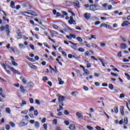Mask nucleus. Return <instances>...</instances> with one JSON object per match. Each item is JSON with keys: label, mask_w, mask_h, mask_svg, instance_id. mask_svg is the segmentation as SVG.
I'll return each instance as SVG.
<instances>
[{"label": "nucleus", "mask_w": 130, "mask_h": 130, "mask_svg": "<svg viewBox=\"0 0 130 130\" xmlns=\"http://www.w3.org/2000/svg\"><path fill=\"white\" fill-rule=\"evenodd\" d=\"M0 29L2 32H3L5 30L7 32V36H10V33H11V30H10V26L9 25H7L5 26H1Z\"/></svg>", "instance_id": "nucleus-1"}, {"label": "nucleus", "mask_w": 130, "mask_h": 130, "mask_svg": "<svg viewBox=\"0 0 130 130\" xmlns=\"http://www.w3.org/2000/svg\"><path fill=\"white\" fill-rule=\"evenodd\" d=\"M57 96V97H58V100L59 101V103L63 102V101L66 100V96L63 95H61L59 94H58Z\"/></svg>", "instance_id": "nucleus-2"}, {"label": "nucleus", "mask_w": 130, "mask_h": 130, "mask_svg": "<svg viewBox=\"0 0 130 130\" xmlns=\"http://www.w3.org/2000/svg\"><path fill=\"white\" fill-rule=\"evenodd\" d=\"M68 22L69 24H70V25H77V23H76V21L74 20L73 16L70 17V20H69Z\"/></svg>", "instance_id": "nucleus-3"}, {"label": "nucleus", "mask_w": 130, "mask_h": 130, "mask_svg": "<svg viewBox=\"0 0 130 130\" xmlns=\"http://www.w3.org/2000/svg\"><path fill=\"white\" fill-rule=\"evenodd\" d=\"M89 9L91 11H97L98 10V7L96 5L92 4L90 5Z\"/></svg>", "instance_id": "nucleus-4"}, {"label": "nucleus", "mask_w": 130, "mask_h": 130, "mask_svg": "<svg viewBox=\"0 0 130 130\" xmlns=\"http://www.w3.org/2000/svg\"><path fill=\"white\" fill-rule=\"evenodd\" d=\"M17 34V39H22L23 38V36H22V34L21 33V30L20 29H18L16 31Z\"/></svg>", "instance_id": "nucleus-5"}, {"label": "nucleus", "mask_w": 130, "mask_h": 130, "mask_svg": "<svg viewBox=\"0 0 130 130\" xmlns=\"http://www.w3.org/2000/svg\"><path fill=\"white\" fill-rule=\"evenodd\" d=\"M84 17L86 20H89L90 18H91V14L88 13H85L84 14Z\"/></svg>", "instance_id": "nucleus-6"}, {"label": "nucleus", "mask_w": 130, "mask_h": 130, "mask_svg": "<svg viewBox=\"0 0 130 130\" xmlns=\"http://www.w3.org/2000/svg\"><path fill=\"white\" fill-rule=\"evenodd\" d=\"M83 71L84 72V73H83V76H89L90 75V72H89V70L87 69H85V68H83Z\"/></svg>", "instance_id": "nucleus-7"}, {"label": "nucleus", "mask_w": 130, "mask_h": 130, "mask_svg": "<svg viewBox=\"0 0 130 130\" xmlns=\"http://www.w3.org/2000/svg\"><path fill=\"white\" fill-rule=\"evenodd\" d=\"M72 4L78 7L79 8H81L80 6V2L78 1H76L75 2L72 3Z\"/></svg>", "instance_id": "nucleus-8"}, {"label": "nucleus", "mask_w": 130, "mask_h": 130, "mask_svg": "<svg viewBox=\"0 0 130 130\" xmlns=\"http://www.w3.org/2000/svg\"><path fill=\"white\" fill-rule=\"evenodd\" d=\"M50 33L52 36V37H54V35H55V34L56 35H58V32L54 31V30H50Z\"/></svg>", "instance_id": "nucleus-9"}, {"label": "nucleus", "mask_w": 130, "mask_h": 130, "mask_svg": "<svg viewBox=\"0 0 130 130\" xmlns=\"http://www.w3.org/2000/svg\"><path fill=\"white\" fill-rule=\"evenodd\" d=\"M129 25V23L127 21H125L121 24L122 27H125V26H128Z\"/></svg>", "instance_id": "nucleus-10"}, {"label": "nucleus", "mask_w": 130, "mask_h": 130, "mask_svg": "<svg viewBox=\"0 0 130 130\" xmlns=\"http://www.w3.org/2000/svg\"><path fill=\"white\" fill-rule=\"evenodd\" d=\"M70 43H71V44H73V45H72L71 47L72 48H73V49H77V44H75L72 42H69Z\"/></svg>", "instance_id": "nucleus-11"}, {"label": "nucleus", "mask_w": 130, "mask_h": 130, "mask_svg": "<svg viewBox=\"0 0 130 130\" xmlns=\"http://www.w3.org/2000/svg\"><path fill=\"white\" fill-rule=\"evenodd\" d=\"M123 125H126L128 123V120L127 117L124 118V121H123Z\"/></svg>", "instance_id": "nucleus-12"}, {"label": "nucleus", "mask_w": 130, "mask_h": 130, "mask_svg": "<svg viewBox=\"0 0 130 130\" xmlns=\"http://www.w3.org/2000/svg\"><path fill=\"white\" fill-rule=\"evenodd\" d=\"M100 27H105V28H109L110 26L107 24L103 23V24H101Z\"/></svg>", "instance_id": "nucleus-13"}, {"label": "nucleus", "mask_w": 130, "mask_h": 130, "mask_svg": "<svg viewBox=\"0 0 130 130\" xmlns=\"http://www.w3.org/2000/svg\"><path fill=\"white\" fill-rule=\"evenodd\" d=\"M20 91H21V92H22V93H25L26 89H25L24 88V86H23V85H21L20 86Z\"/></svg>", "instance_id": "nucleus-14"}, {"label": "nucleus", "mask_w": 130, "mask_h": 130, "mask_svg": "<svg viewBox=\"0 0 130 130\" xmlns=\"http://www.w3.org/2000/svg\"><path fill=\"white\" fill-rule=\"evenodd\" d=\"M120 48L122 49H126V45L124 43L121 44Z\"/></svg>", "instance_id": "nucleus-15"}, {"label": "nucleus", "mask_w": 130, "mask_h": 130, "mask_svg": "<svg viewBox=\"0 0 130 130\" xmlns=\"http://www.w3.org/2000/svg\"><path fill=\"white\" fill-rule=\"evenodd\" d=\"M124 108L123 107V106H121L120 108V112H121V115H124Z\"/></svg>", "instance_id": "nucleus-16"}, {"label": "nucleus", "mask_w": 130, "mask_h": 130, "mask_svg": "<svg viewBox=\"0 0 130 130\" xmlns=\"http://www.w3.org/2000/svg\"><path fill=\"white\" fill-rule=\"evenodd\" d=\"M78 94L79 92L78 91H73L71 93L72 96H73L74 97H76Z\"/></svg>", "instance_id": "nucleus-17"}, {"label": "nucleus", "mask_w": 130, "mask_h": 130, "mask_svg": "<svg viewBox=\"0 0 130 130\" xmlns=\"http://www.w3.org/2000/svg\"><path fill=\"white\" fill-rule=\"evenodd\" d=\"M20 14H21L22 15H24V16H26L25 14H27V15H31V12L25 11L20 12Z\"/></svg>", "instance_id": "nucleus-18"}, {"label": "nucleus", "mask_w": 130, "mask_h": 130, "mask_svg": "<svg viewBox=\"0 0 130 130\" xmlns=\"http://www.w3.org/2000/svg\"><path fill=\"white\" fill-rule=\"evenodd\" d=\"M20 80L22 81L24 84H27V81L25 79V78L23 77L22 76L20 77Z\"/></svg>", "instance_id": "nucleus-19"}, {"label": "nucleus", "mask_w": 130, "mask_h": 130, "mask_svg": "<svg viewBox=\"0 0 130 130\" xmlns=\"http://www.w3.org/2000/svg\"><path fill=\"white\" fill-rule=\"evenodd\" d=\"M76 115L79 117V118H82L83 117V115L80 112H77L76 113Z\"/></svg>", "instance_id": "nucleus-20"}, {"label": "nucleus", "mask_w": 130, "mask_h": 130, "mask_svg": "<svg viewBox=\"0 0 130 130\" xmlns=\"http://www.w3.org/2000/svg\"><path fill=\"white\" fill-rule=\"evenodd\" d=\"M6 113H8V114H11V109L9 107L6 108Z\"/></svg>", "instance_id": "nucleus-21"}, {"label": "nucleus", "mask_w": 130, "mask_h": 130, "mask_svg": "<svg viewBox=\"0 0 130 130\" xmlns=\"http://www.w3.org/2000/svg\"><path fill=\"white\" fill-rule=\"evenodd\" d=\"M9 68L10 69V70L13 72V73H15V74L16 73H17V70H16V69H15V68H13V67H11L10 66H8Z\"/></svg>", "instance_id": "nucleus-22"}, {"label": "nucleus", "mask_w": 130, "mask_h": 130, "mask_svg": "<svg viewBox=\"0 0 130 130\" xmlns=\"http://www.w3.org/2000/svg\"><path fill=\"white\" fill-rule=\"evenodd\" d=\"M66 4L68 6H71V5H73V3H72V1H66Z\"/></svg>", "instance_id": "nucleus-23"}, {"label": "nucleus", "mask_w": 130, "mask_h": 130, "mask_svg": "<svg viewBox=\"0 0 130 130\" xmlns=\"http://www.w3.org/2000/svg\"><path fill=\"white\" fill-rule=\"evenodd\" d=\"M99 60H100L101 62H102L103 67H104L105 68L106 66H105V64H104V62H105V60L100 58H99Z\"/></svg>", "instance_id": "nucleus-24"}, {"label": "nucleus", "mask_w": 130, "mask_h": 130, "mask_svg": "<svg viewBox=\"0 0 130 130\" xmlns=\"http://www.w3.org/2000/svg\"><path fill=\"white\" fill-rule=\"evenodd\" d=\"M10 7H11L13 9H16V7H15V3H14L13 1L11 2Z\"/></svg>", "instance_id": "nucleus-25"}, {"label": "nucleus", "mask_w": 130, "mask_h": 130, "mask_svg": "<svg viewBox=\"0 0 130 130\" xmlns=\"http://www.w3.org/2000/svg\"><path fill=\"white\" fill-rule=\"evenodd\" d=\"M35 126L36 127H37L38 128L40 126V123L38 121L35 122Z\"/></svg>", "instance_id": "nucleus-26"}, {"label": "nucleus", "mask_w": 130, "mask_h": 130, "mask_svg": "<svg viewBox=\"0 0 130 130\" xmlns=\"http://www.w3.org/2000/svg\"><path fill=\"white\" fill-rule=\"evenodd\" d=\"M28 86H29V87H33V86H34V83H33V82L30 81L28 83Z\"/></svg>", "instance_id": "nucleus-27"}, {"label": "nucleus", "mask_w": 130, "mask_h": 130, "mask_svg": "<svg viewBox=\"0 0 130 130\" xmlns=\"http://www.w3.org/2000/svg\"><path fill=\"white\" fill-rule=\"evenodd\" d=\"M27 58L28 59V60L31 61L32 62H34V61H35V60H34V58H30L29 56L27 57Z\"/></svg>", "instance_id": "nucleus-28"}, {"label": "nucleus", "mask_w": 130, "mask_h": 130, "mask_svg": "<svg viewBox=\"0 0 130 130\" xmlns=\"http://www.w3.org/2000/svg\"><path fill=\"white\" fill-rule=\"evenodd\" d=\"M75 125L72 124V125H70L69 126V128L70 129H72V130H74L75 129Z\"/></svg>", "instance_id": "nucleus-29"}, {"label": "nucleus", "mask_w": 130, "mask_h": 130, "mask_svg": "<svg viewBox=\"0 0 130 130\" xmlns=\"http://www.w3.org/2000/svg\"><path fill=\"white\" fill-rule=\"evenodd\" d=\"M84 55H86V56H90V55H91V54H90V53H89V51H86L84 53Z\"/></svg>", "instance_id": "nucleus-30"}, {"label": "nucleus", "mask_w": 130, "mask_h": 130, "mask_svg": "<svg viewBox=\"0 0 130 130\" xmlns=\"http://www.w3.org/2000/svg\"><path fill=\"white\" fill-rule=\"evenodd\" d=\"M125 76L126 77L127 80L130 81V75L129 74H127V73H125Z\"/></svg>", "instance_id": "nucleus-31"}, {"label": "nucleus", "mask_w": 130, "mask_h": 130, "mask_svg": "<svg viewBox=\"0 0 130 130\" xmlns=\"http://www.w3.org/2000/svg\"><path fill=\"white\" fill-rule=\"evenodd\" d=\"M109 89H110L111 90H113V88H114V87L113 86V84H110L109 85Z\"/></svg>", "instance_id": "nucleus-32"}, {"label": "nucleus", "mask_w": 130, "mask_h": 130, "mask_svg": "<svg viewBox=\"0 0 130 130\" xmlns=\"http://www.w3.org/2000/svg\"><path fill=\"white\" fill-rule=\"evenodd\" d=\"M30 15L31 16H37V14L36 13V12L32 11H30Z\"/></svg>", "instance_id": "nucleus-33"}, {"label": "nucleus", "mask_w": 130, "mask_h": 130, "mask_svg": "<svg viewBox=\"0 0 130 130\" xmlns=\"http://www.w3.org/2000/svg\"><path fill=\"white\" fill-rule=\"evenodd\" d=\"M78 51H79L80 52H84L85 49L80 47L78 49Z\"/></svg>", "instance_id": "nucleus-34"}, {"label": "nucleus", "mask_w": 130, "mask_h": 130, "mask_svg": "<svg viewBox=\"0 0 130 130\" xmlns=\"http://www.w3.org/2000/svg\"><path fill=\"white\" fill-rule=\"evenodd\" d=\"M22 6H23V8H27V7H29L30 5L28 3H24V4H23Z\"/></svg>", "instance_id": "nucleus-35"}, {"label": "nucleus", "mask_w": 130, "mask_h": 130, "mask_svg": "<svg viewBox=\"0 0 130 130\" xmlns=\"http://www.w3.org/2000/svg\"><path fill=\"white\" fill-rule=\"evenodd\" d=\"M63 109H64L60 105L59 108L57 109V112H59L60 110H63Z\"/></svg>", "instance_id": "nucleus-36"}, {"label": "nucleus", "mask_w": 130, "mask_h": 130, "mask_svg": "<svg viewBox=\"0 0 130 130\" xmlns=\"http://www.w3.org/2000/svg\"><path fill=\"white\" fill-rule=\"evenodd\" d=\"M53 124H55V125H56L57 124V119H54L53 120Z\"/></svg>", "instance_id": "nucleus-37"}, {"label": "nucleus", "mask_w": 130, "mask_h": 130, "mask_svg": "<svg viewBox=\"0 0 130 130\" xmlns=\"http://www.w3.org/2000/svg\"><path fill=\"white\" fill-rule=\"evenodd\" d=\"M12 63L13 64V66H15V67H18V63L16 62L14 60L12 61Z\"/></svg>", "instance_id": "nucleus-38"}, {"label": "nucleus", "mask_w": 130, "mask_h": 130, "mask_svg": "<svg viewBox=\"0 0 130 130\" xmlns=\"http://www.w3.org/2000/svg\"><path fill=\"white\" fill-rule=\"evenodd\" d=\"M9 123L11 126H12V127H15V126H16V124L13 122H10Z\"/></svg>", "instance_id": "nucleus-39"}, {"label": "nucleus", "mask_w": 130, "mask_h": 130, "mask_svg": "<svg viewBox=\"0 0 130 130\" xmlns=\"http://www.w3.org/2000/svg\"><path fill=\"white\" fill-rule=\"evenodd\" d=\"M77 40H78V41H79V42H83V39H82V38H81V37H77Z\"/></svg>", "instance_id": "nucleus-40"}, {"label": "nucleus", "mask_w": 130, "mask_h": 130, "mask_svg": "<svg viewBox=\"0 0 130 130\" xmlns=\"http://www.w3.org/2000/svg\"><path fill=\"white\" fill-rule=\"evenodd\" d=\"M21 114H27L28 110H25V111H21Z\"/></svg>", "instance_id": "nucleus-41"}, {"label": "nucleus", "mask_w": 130, "mask_h": 130, "mask_svg": "<svg viewBox=\"0 0 130 130\" xmlns=\"http://www.w3.org/2000/svg\"><path fill=\"white\" fill-rule=\"evenodd\" d=\"M35 102L38 105H40V104H41V103H40V101H39L38 100H36Z\"/></svg>", "instance_id": "nucleus-42"}, {"label": "nucleus", "mask_w": 130, "mask_h": 130, "mask_svg": "<svg viewBox=\"0 0 130 130\" xmlns=\"http://www.w3.org/2000/svg\"><path fill=\"white\" fill-rule=\"evenodd\" d=\"M114 111H115V113H118V108L117 107H115Z\"/></svg>", "instance_id": "nucleus-43"}, {"label": "nucleus", "mask_w": 130, "mask_h": 130, "mask_svg": "<svg viewBox=\"0 0 130 130\" xmlns=\"http://www.w3.org/2000/svg\"><path fill=\"white\" fill-rule=\"evenodd\" d=\"M64 114H65L66 115H69V114H70V112H69V111H68V110H65L64 111Z\"/></svg>", "instance_id": "nucleus-44"}, {"label": "nucleus", "mask_w": 130, "mask_h": 130, "mask_svg": "<svg viewBox=\"0 0 130 130\" xmlns=\"http://www.w3.org/2000/svg\"><path fill=\"white\" fill-rule=\"evenodd\" d=\"M108 5V4L105 3V4L102 5V7H103V8H104L105 9H106V8H107Z\"/></svg>", "instance_id": "nucleus-45"}, {"label": "nucleus", "mask_w": 130, "mask_h": 130, "mask_svg": "<svg viewBox=\"0 0 130 130\" xmlns=\"http://www.w3.org/2000/svg\"><path fill=\"white\" fill-rule=\"evenodd\" d=\"M112 4L113 5V6H114L115 5H117V3L116 2H114V0H112L111 1Z\"/></svg>", "instance_id": "nucleus-46"}, {"label": "nucleus", "mask_w": 130, "mask_h": 130, "mask_svg": "<svg viewBox=\"0 0 130 130\" xmlns=\"http://www.w3.org/2000/svg\"><path fill=\"white\" fill-rule=\"evenodd\" d=\"M29 102L31 103V104H33V103H34V100L32 98H30Z\"/></svg>", "instance_id": "nucleus-47"}, {"label": "nucleus", "mask_w": 130, "mask_h": 130, "mask_svg": "<svg viewBox=\"0 0 130 130\" xmlns=\"http://www.w3.org/2000/svg\"><path fill=\"white\" fill-rule=\"evenodd\" d=\"M64 122L65 124L66 125H70V121H69L68 120H65L64 121Z\"/></svg>", "instance_id": "nucleus-48"}, {"label": "nucleus", "mask_w": 130, "mask_h": 130, "mask_svg": "<svg viewBox=\"0 0 130 130\" xmlns=\"http://www.w3.org/2000/svg\"><path fill=\"white\" fill-rule=\"evenodd\" d=\"M35 108H34V107H30V108L29 110V111H30V112L31 111H34Z\"/></svg>", "instance_id": "nucleus-49"}, {"label": "nucleus", "mask_w": 130, "mask_h": 130, "mask_svg": "<svg viewBox=\"0 0 130 130\" xmlns=\"http://www.w3.org/2000/svg\"><path fill=\"white\" fill-rule=\"evenodd\" d=\"M91 59H93V60H98V59H97L95 56H91Z\"/></svg>", "instance_id": "nucleus-50"}, {"label": "nucleus", "mask_w": 130, "mask_h": 130, "mask_svg": "<svg viewBox=\"0 0 130 130\" xmlns=\"http://www.w3.org/2000/svg\"><path fill=\"white\" fill-rule=\"evenodd\" d=\"M29 47L32 49V50H35V48L34 47V45L32 44H29Z\"/></svg>", "instance_id": "nucleus-51"}, {"label": "nucleus", "mask_w": 130, "mask_h": 130, "mask_svg": "<svg viewBox=\"0 0 130 130\" xmlns=\"http://www.w3.org/2000/svg\"><path fill=\"white\" fill-rule=\"evenodd\" d=\"M91 39H95V40H96V39H97V38L96 37V35H92L91 36Z\"/></svg>", "instance_id": "nucleus-52"}, {"label": "nucleus", "mask_w": 130, "mask_h": 130, "mask_svg": "<svg viewBox=\"0 0 130 130\" xmlns=\"http://www.w3.org/2000/svg\"><path fill=\"white\" fill-rule=\"evenodd\" d=\"M73 57H74V58H77V59H79V56L77 55L76 54H73Z\"/></svg>", "instance_id": "nucleus-53"}, {"label": "nucleus", "mask_w": 130, "mask_h": 130, "mask_svg": "<svg viewBox=\"0 0 130 130\" xmlns=\"http://www.w3.org/2000/svg\"><path fill=\"white\" fill-rule=\"evenodd\" d=\"M91 45L92 47H93L94 48H97V45H95L94 43H91Z\"/></svg>", "instance_id": "nucleus-54"}, {"label": "nucleus", "mask_w": 130, "mask_h": 130, "mask_svg": "<svg viewBox=\"0 0 130 130\" xmlns=\"http://www.w3.org/2000/svg\"><path fill=\"white\" fill-rule=\"evenodd\" d=\"M95 86H96L97 87H99L100 86V83L98 82H95L94 83Z\"/></svg>", "instance_id": "nucleus-55"}, {"label": "nucleus", "mask_w": 130, "mask_h": 130, "mask_svg": "<svg viewBox=\"0 0 130 130\" xmlns=\"http://www.w3.org/2000/svg\"><path fill=\"white\" fill-rule=\"evenodd\" d=\"M34 115H35L36 116H37V115H38V111L37 110H35L34 111Z\"/></svg>", "instance_id": "nucleus-56"}, {"label": "nucleus", "mask_w": 130, "mask_h": 130, "mask_svg": "<svg viewBox=\"0 0 130 130\" xmlns=\"http://www.w3.org/2000/svg\"><path fill=\"white\" fill-rule=\"evenodd\" d=\"M94 77H96L97 78H98V77H99L100 76V74H99L97 73H94Z\"/></svg>", "instance_id": "nucleus-57"}, {"label": "nucleus", "mask_w": 130, "mask_h": 130, "mask_svg": "<svg viewBox=\"0 0 130 130\" xmlns=\"http://www.w3.org/2000/svg\"><path fill=\"white\" fill-rule=\"evenodd\" d=\"M126 10L128 14H130V7H126Z\"/></svg>", "instance_id": "nucleus-58"}, {"label": "nucleus", "mask_w": 130, "mask_h": 130, "mask_svg": "<svg viewBox=\"0 0 130 130\" xmlns=\"http://www.w3.org/2000/svg\"><path fill=\"white\" fill-rule=\"evenodd\" d=\"M43 126H44V129H47V127H48L47 124L46 123L44 124Z\"/></svg>", "instance_id": "nucleus-59"}, {"label": "nucleus", "mask_w": 130, "mask_h": 130, "mask_svg": "<svg viewBox=\"0 0 130 130\" xmlns=\"http://www.w3.org/2000/svg\"><path fill=\"white\" fill-rule=\"evenodd\" d=\"M83 89L84 90H85V91H88V90H89V88H88V87L86 86H83Z\"/></svg>", "instance_id": "nucleus-60"}, {"label": "nucleus", "mask_w": 130, "mask_h": 130, "mask_svg": "<svg viewBox=\"0 0 130 130\" xmlns=\"http://www.w3.org/2000/svg\"><path fill=\"white\" fill-rule=\"evenodd\" d=\"M124 97H125V96L124 95V94H123V93L120 94V96H119L120 98H124Z\"/></svg>", "instance_id": "nucleus-61"}, {"label": "nucleus", "mask_w": 130, "mask_h": 130, "mask_svg": "<svg viewBox=\"0 0 130 130\" xmlns=\"http://www.w3.org/2000/svg\"><path fill=\"white\" fill-rule=\"evenodd\" d=\"M43 80H44V81H48V78L47 77L45 76L43 77Z\"/></svg>", "instance_id": "nucleus-62"}, {"label": "nucleus", "mask_w": 130, "mask_h": 130, "mask_svg": "<svg viewBox=\"0 0 130 130\" xmlns=\"http://www.w3.org/2000/svg\"><path fill=\"white\" fill-rule=\"evenodd\" d=\"M87 128H88V129H89V130H93V127H92L91 126L88 125L87 126Z\"/></svg>", "instance_id": "nucleus-63"}, {"label": "nucleus", "mask_w": 130, "mask_h": 130, "mask_svg": "<svg viewBox=\"0 0 130 130\" xmlns=\"http://www.w3.org/2000/svg\"><path fill=\"white\" fill-rule=\"evenodd\" d=\"M95 128L97 130H101V127L99 126H95Z\"/></svg>", "instance_id": "nucleus-64"}]
</instances>
